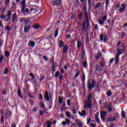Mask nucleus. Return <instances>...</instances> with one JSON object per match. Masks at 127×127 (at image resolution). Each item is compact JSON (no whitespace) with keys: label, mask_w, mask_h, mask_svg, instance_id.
Segmentation results:
<instances>
[{"label":"nucleus","mask_w":127,"mask_h":127,"mask_svg":"<svg viewBox=\"0 0 127 127\" xmlns=\"http://www.w3.org/2000/svg\"><path fill=\"white\" fill-rule=\"evenodd\" d=\"M6 29L7 30H8V31H9V30H10L11 28H10V27H9V26H7L6 27Z\"/></svg>","instance_id":"63"},{"label":"nucleus","mask_w":127,"mask_h":127,"mask_svg":"<svg viewBox=\"0 0 127 127\" xmlns=\"http://www.w3.org/2000/svg\"><path fill=\"white\" fill-rule=\"evenodd\" d=\"M75 121L78 127H83V125L82 124V121L79 119H76Z\"/></svg>","instance_id":"10"},{"label":"nucleus","mask_w":127,"mask_h":127,"mask_svg":"<svg viewBox=\"0 0 127 127\" xmlns=\"http://www.w3.org/2000/svg\"><path fill=\"white\" fill-rule=\"evenodd\" d=\"M18 96L21 98V99H23V97L22 96V95L21 94V93L20 92V89H18Z\"/></svg>","instance_id":"25"},{"label":"nucleus","mask_w":127,"mask_h":127,"mask_svg":"<svg viewBox=\"0 0 127 127\" xmlns=\"http://www.w3.org/2000/svg\"><path fill=\"white\" fill-rule=\"evenodd\" d=\"M92 93H90L87 96V100L85 101L84 108L86 110L87 109H92Z\"/></svg>","instance_id":"2"},{"label":"nucleus","mask_w":127,"mask_h":127,"mask_svg":"<svg viewBox=\"0 0 127 127\" xmlns=\"http://www.w3.org/2000/svg\"><path fill=\"white\" fill-rule=\"evenodd\" d=\"M30 26H25L24 27V32H27L28 30L30 29Z\"/></svg>","instance_id":"17"},{"label":"nucleus","mask_w":127,"mask_h":127,"mask_svg":"<svg viewBox=\"0 0 127 127\" xmlns=\"http://www.w3.org/2000/svg\"><path fill=\"white\" fill-rule=\"evenodd\" d=\"M121 43H122V42L121 41H118L117 44H116V47H119L120 45H121Z\"/></svg>","instance_id":"47"},{"label":"nucleus","mask_w":127,"mask_h":127,"mask_svg":"<svg viewBox=\"0 0 127 127\" xmlns=\"http://www.w3.org/2000/svg\"><path fill=\"white\" fill-rule=\"evenodd\" d=\"M78 114L81 117H84V116H86V110H82L81 112H78Z\"/></svg>","instance_id":"15"},{"label":"nucleus","mask_w":127,"mask_h":127,"mask_svg":"<svg viewBox=\"0 0 127 127\" xmlns=\"http://www.w3.org/2000/svg\"><path fill=\"white\" fill-rule=\"evenodd\" d=\"M82 46V42L80 40H78L77 42V47L78 48H80L81 46Z\"/></svg>","instance_id":"18"},{"label":"nucleus","mask_w":127,"mask_h":127,"mask_svg":"<svg viewBox=\"0 0 127 127\" xmlns=\"http://www.w3.org/2000/svg\"><path fill=\"white\" fill-rule=\"evenodd\" d=\"M51 125H52V123H51V122H47V127H51Z\"/></svg>","instance_id":"36"},{"label":"nucleus","mask_w":127,"mask_h":127,"mask_svg":"<svg viewBox=\"0 0 127 127\" xmlns=\"http://www.w3.org/2000/svg\"><path fill=\"white\" fill-rule=\"evenodd\" d=\"M108 111L110 113L113 112V109H112V107L111 106V104H110L109 107H108Z\"/></svg>","instance_id":"39"},{"label":"nucleus","mask_w":127,"mask_h":127,"mask_svg":"<svg viewBox=\"0 0 127 127\" xmlns=\"http://www.w3.org/2000/svg\"><path fill=\"white\" fill-rule=\"evenodd\" d=\"M121 6V4L120 3H117L115 7V10H119L120 9V6Z\"/></svg>","instance_id":"27"},{"label":"nucleus","mask_w":127,"mask_h":127,"mask_svg":"<svg viewBox=\"0 0 127 127\" xmlns=\"http://www.w3.org/2000/svg\"><path fill=\"white\" fill-rule=\"evenodd\" d=\"M75 16H76V14H75L74 13H72L71 15L72 19H74L75 18Z\"/></svg>","instance_id":"55"},{"label":"nucleus","mask_w":127,"mask_h":127,"mask_svg":"<svg viewBox=\"0 0 127 127\" xmlns=\"http://www.w3.org/2000/svg\"><path fill=\"white\" fill-rule=\"evenodd\" d=\"M89 90H92V88H95L96 86V81L93 79H90L87 83Z\"/></svg>","instance_id":"3"},{"label":"nucleus","mask_w":127,"mask_h":127,"mask_svg":"<svg viewBox=\"0 0 127 127\" xmlns=\"http://www.w3.org/2000/svg\"><path fill=\"white\" fill-rule=\"evenodd\" d=\"M62 125L64 126V127H65L66 125H70V120L68 119H65V121H63L62 123Z\"/></svg>","instance_id":"9"},{"label":"nucleus","mask_w":127,"mask_h":127,"mask_svg":"<svg viewBox=\"0 0 127 127\" xmlns=\"http://www.w3.org/2000/svg\"><path fill=\"white\" fill-rule=\"evenodd\" d=\"M17 18V16L16 15V13L14 12L13 14V16L12 18V22H15V19Z\"/></svg>","instance_id":"16"},{"label":"nucleus","mask_w":127,"mask_h":127,"mask_svg":"<svg viewBox=\"0 0 127 127\" xmlns=\"http://www.w3.org/2000/svg\"><path fill=\"white\" fill-rule=\"evenodd\" d=\"M6 117H9L10 116V111H7L6 112Z\"/></svg>","instance_id":"50"},{"label":"nucleus","mask_w":127,"mask_h":127,"mask_svg":"<svg viewBox=\"0 0 127 127\" xmlns=\"http://www.w3.org/2000/svg\"><path fill=\"white\" fill-rule=\"evenodd\" d=\"M125 52V50L123 49H119L117 50V53L116 55H121V54H123V53H124Z\"/></svg>","instance_id":"13"},{"label":"nucleus","mask_w":127,"mask_h":127,"mask_svg":"<svg viewBox=\"0 0 127 127\" xmlns=\"http://www.w3.org/2000/svg\"><path fill=\"white\" fill-rule=\"evenodd\" d=\"M23 91L25 94H27V89L26 88H23Z\"/></svg>","instance_id":"57"},{"label":"nucleus","mask_w":127,"mask_h":127,"mask_svg":"<svg viewBox=\"0 0 127 127\" xmlns=\"http://www.w3.org/2000/svg\"><path fill=\"white\" fill-rule=\"evenodd\" d=\"M107 95L108 97H110V96H112V91H108L107 92Z\"/></svg>","instance_id":"45"},{"label":"nucleus","mask_w":127,"mask_h":127,"mask_svg":"<svg viewBox=\"0 0 127 127\" xmlns=\"http://www.w3.org/2000/svg\"><path fill=\"white\" fill-rule=\"evenodd\" d=\"M90 123H91V119L89 118L87 119V125H90Z\"/></svg>","instance_id":"60"},{"label":"nucleus","mask_w":127,"mask_h":127,"mask_svg":"<svg viewBox=\"0 0 127 127\" xmlns=\"http://www.w3.org/2000/svg\"><path fill=\"white\" fill-rule=\"evenodd\" d=\"M117 119V117L116 116H111V117H109L107 118V120L108 121V122H111L112 123H113V122H115L116 121V119Z\"/></svg>","instance_id":"8"},{"label":"nucleus","mask_w":127,"mask_h":127,"mask_svg":"<svg viewBox=\"0 0 127 127\" xmlns=\"http://www.w3.org/2000/svg\"><path fill=\"white\" fill-rule=\"evenodd\" d=\"M9 0H6L5 2L6 5H8V4L9 3Z\"/></svg>","instance_id":"61"},{"label":"nucleus","mask_w":127,"mask_h":127,"mask_svg":"<svg viewBox=\"0 0 127 127\" xmlns=\"http://www.w3.org/2000/svg\"><path fill=\"white\" fill-rule=\"evenodd\" d=\"M65 114L67 118H71V114H70L69 112H66Z\"/></svg>","instance_id":"32"},{"label":"nucleus","mask_w":127,"mask_h":127,"mask_svg":"<svg viewBox=\"0 0 127 127\" xmlns=\"http://www.w3.org/2000/svg\"><path fill=\"white\" fill-rule=\"evenodd\" d=\"M30 76L32 77V79L34 80V79H35V76H34V75H33V73H30Z\"/></svg>","instance_id":"49"},{"label":"nucleus","mask_w":127,"mask_h":127,"mask_svg":"<svg viewBox=\"0 0 127 127\" xmlns=\"http://www.w3.org/2000/svg\"><path fill=\"white\" fill-rule=\"evenodd\" d=\"M95 121L98 123H100V118H99V113H96L95 115Z\"/></svg>","instance_id":"11"},{"label":"nucleus","mask_w":127,"mask_h":127,"mask_svg":"<svg viewBox=\"0 0 127 127\" xmlns=\"http://www.w3.org/2000/svg\"><path fill=\"white\" fill-rule=\"evenodd\" d=\"M82 65L84 68L87 66V62H83L82 63Z\"/></svg>","instance_id":"51"},{"label":"nucleus","mask_w":127,"mask_h":127,"mask_svg":"<svg viewBox=\"0 0 127 127\" xmlns=\"http://www.w3.org/2000/svg\"><path fill=\"white\" fill-rule=\"evenodd\" d=\"M101 56H102V55H101L100 53H98L97 54V56L95 57V59H96V60H100V58H101Z\"/></svg>","instance_id":"24"},{"label":"nucleus","mask_w":127,"mask_h":127,"mask_svg":"<svg viewBox=\"0 0 127 127\" xmlns=\"http://www.w3.org/2000/svg\"><path fill=\"white\" fill-rule=\"evenodd\" d=\"M126 7H127V4L122 3L119 9L120 12H123V11H125V10H126Z\"/></svg>","instance_id":"6"},{"label":"nucleus","mask_w":127,"mask_h":127,"mask_svg":"<svg viewBox=\"0 0 127 127\" xmlns=\"http://www.w3.org/2000/svg\"><path fill=\"white\" fill-rule=\"evenodd\" d=\"M101 41H103V40H104V35L103 34H101L100 35V38Z\"/></svg>","instance_id":"54"},{"label":"nucleus","mask_w":127,"mask_h":127,"mask_svg":"<svg viewBox=\"0 0 127 127\" xmlns=\"http://www.w3.org/2000/svg\"><path fill=\"white\" fill-rule=\"evenodd\" d=\"M63 97L60 96L59 98V103L60 104H62V103H63Z\"/></svg>","instance_id":"26"},{"label":"nucleus","mask_w":127,"mask_h":127,"mask_svg":"<svg viewBox=\"0 0 127 127\" xmlns=\"http://www.w3.org/2000/svg\"><path fill=\"white\" fill-rule=\"evenodd\" d=\"M82 58H85V56H86V52L85 51V50H83L82 51Z\"/></svg>","instance_id":"35"},{"label":"nucleus","mask_w":127,"mask_h":127,"mask_svg":"<svg viewBox=\"0 0 127 127\" xmlns=\"http://www.w3.org/2000/svg\"><path fill=\"white\" fill-rule=\"evenodd\" d=\"M90 127H96V125L93 123L90 125Z\"/></svg>","instance_id":"64"},{"label":"nucleus","mask_w":127,"mask_h":127,"mask_svg":"<svg viewBox=\"0 0 127 127\" xmlns=\"http://www.w3.org/2000/svg\"><path fill=\"white\" fill-rule=\"evenodd\" d=\"M114 61H115V59L114 58H112L110 60V64H113Z\"/></svg>","instance_id":"56"},{"label":"nucleus","mask_w":127,"mask_h":127,"mask_svg":"<svg viewBox=\"0 0 127 127\" xmlns=\"http://www.w3.org/2000/svg\"><path fill=\"white\" fill-rule=\"evenodd\" d=\"M66 103H67V104L68 106H70L71 105V103L70 102V100L69 99L67 100Z\"/></svg>","instance_id":"58"},{"label":"nucleus","mask_w":127,"mask_h":127,"mask_svg":"<svg viewBox=\"0 0 127 127\" xmlns=\"http://www.w3.org/2000/svg\"><path fill=\"white\" fill-rule=\"evenodd\" d=\"M61 0H56L53 2V5H59L61 3Z\"/></svg>","instance_id":"12"},{"label":"nucleus","mask_w":127,"mask_h":127,"mask_svg":"<svg viewBox=\"0 0 127 127\" xmlns=\"http://www.w3.org/2000/svg\"><path fill=\"white\" fill-rule=\"evenodd\" d=\"M120 57V55H117L115 58V64H118L119 63V57Z\"/></svg>","instance_id":"20"},{"label":"nucleus","mask_w":127,"mask_h":127,"mask_svg":"<svg viewBox=\"0 0 127 127\" xmlns=\"http://www.w3.org/2000/svg\"><path fill=\"white\" fill-rule=\"evenodd\" d=\"M28 45H30L32 47L35 46V43L34 41H29L28 42Z\"/></svg>","instance_id":"21"},{"label":"nucleus","mask_w":127,"mask_h":127,"mask_svg":"<svg viewBox=\"0 0 127 127\" xmlns=\"http://www.w3.org/2000/svg\"><path fill=\"white\" fill-rule=\"evenodd\" d=\"M3 59H4V56H1L0 57V63H1V62H2V60H3Z\"/></svg>","instance_id":"43"},{"label":"nucleus","mask_w":127,"mask_h":127,"mask_svg":"<svg viewBox=\"0 0 127 127\" xmlns=\"http://www.w3.org/2000/svg\"><path fill=\"white\" fill-rule=\"evenodd\" d=\"M43 58L45 60V61H48V59L47 58V57L45 56H43Z\"/></svg>","instance_id":"62"},{"label":"nucleus","mask_w":127,"mask_h":127,"mask_svg":"<svg viewBox=\"0 0 127 127\" xmlns=\"http://www.w3.org/2000/svg\"><path fill=\"white\" fill-rule=\"evenodd\" d=\"M72 114H76L77 111H76V109L74 108L72 109Z\"/></svg>","instance_id":"53"},{"label":"nucleus","mask_w":127,"mask_h":127,"mask_svg":"<svg viewBox=\"0 0 127 127\" xmlns=\"http://www.w3.org/2000/svg\"><path fill=\"white\" fill-rule=\"evenodd\" d=\"M63 50H64V54H65L67 53V50H68V47L67 46H64L63 47Z\"/></svg>","instance_id":"23"},{"label":"nucleus","mask_w":127,"mask_h":127,"mask_svg":"<svg viewBox=\"0 0 127 127\" xmlns=\"http://www.w3.org/2000/svg\"><path fill=\"white\" fill-rule=\"evenodd\" d=\"M102 20L105 22V21L107 20V18H108V14H105L104 15H103L102 17Z\"/></svg>","instance_id":"19"},{"label":"nucleus","mask_w":127,"mask_h":127,"mask_svg":"<svg viewBox=\"0 0 127 127\" xmlns=\"http://www.w3.org/2000/svg\"><path fill=\"white\" fill-rule=\"evenodd\" d=\"M104 22H105V21H103V20H98V23L100 24V25H103L104 24Z\"/></svg>","instance_id":"30"},{"label":"nucleus","mask_w":127,"mask_h":127,"mask_svg":"<svg viewBox=\"0 0 127 127\" xmlns=\"http://www.w3.org/2000/svg\"><path fill=\"white\" fill-rule=\"evenodd\" d=\"M122 116L123 117V118H124V119L126 118V112L124 111L122 112Z\"/></svg>","instance_id":"38"},{"label":"nucleus","mask_w":127,"mask_h":127,"mask_svg":"<svg viewBox=\"0 0 127 127\" xmlns=\"http://www.w3.org/2000/svg\"><path fill=\"white\" fill-rule=\"evenodd\" d=\"M21 4H22V10L21 11L24 12V8H25V7H26V1L25 0H23L21 2Z\"/></svg>","instance_id":"7"},{"label":"nucleus","mask_w":127,"mask_h":127,"mask_svg":"<svg viewBox=\"0 0 127 127\" xmlns=\"http://www.w3.org/2000/svg\"><path fill=\"white\" fill-rule=\"evenodd\" d=\"M101 119L102 121L106 120V117H107V112L105 111H101L100 112Z\"/></svg>","instance_id":"5"},{"label":"nucleus","mask_w":127,"mask_h":127,"mask_svg":"<svg viewBox=\"0 0 127 127\" xmlns=\"http://www.w3.org/2000/svg\"><path fill=\"white\" fill-rule=\"evenodd\" d=\"M79 75H80V71H77L76 72V73L75 74V75L74 76V77L75 78H77V77H78V76H79Z\"/></svg>","instance_id":"37"},{"label":"nucleus","mask_w":127,"mask_h":127,"mask_svg":"<svg viewBox=\"0 0 127 127\" xmlns=\"http://www.w3.org/2000/svg\"><path fill=\"white\" fill-rule=\"evenodd\" d=\"M59 30L58 29H57L55 32V38H56V37H57V36H58V32H59Z\"/></svg>","instance_id":"31"},{"label":"nucleus","mask_w":127,"mask_h":127,"mask_svg":"<svg viewBox=\"0 0 127 127\" xmlns=\"http://www.w3.org/2000/svg\"><path fill=\"white\" fill-rule=\"evenodd\" d=\"M85 20L83 22V25L82 26V32L83 34H85V32H89L90 31V21L88 18V12L87 10L85 11Z\"/></svg>","instance_id":"1"},{"label":"nucleus","mask_w":127,"mask_h":127,"mask_svg":"<svg viewBox=\"0 0 127 127\" xmlns=\"http://www.w3.org/2000/svg\"><path fill=\"white\" fill-rule=\"evenodd\" d=\"M8 73V69L7 68H5L3 71V74L4 75H6Z\"/></svg>","instance_id":"41"},{"label":"nucleus","mask_w":127,"mask_h":127,"mask_svg":"<svg viewBox=\"0 0 127 127\" xmlns=\"http://www.w3.org/2000/svg\"><path fill=\"white\" fill-rule=\"evenodd\" d=\"M96 71H101V67L99 66V64H96Z\"/></svg>","instance_id":"42"},{"label":"nucleus","mask_w":127,"mask_h":127,"mask_svg":"<svg viewBox=\"0 0 127 127\" xmlns=\"http://www.w3.org/2000/svg\"><path fill=\"white\" fill-rule=\"evenodd\" d=\"M100 66L102 67H104L105 66V63H103L102 62H100Z\"/></svg>","instance_id":"52"},{"label":"nucleus","mask_w":127,"mask_h":127,"mask_svg":"<svg viewBox=\"0 0 127 127\" xmlns=\"http://www.w3.org/2000/svg\"><path fill=\"white\" fill-rule=\"evenodd\" d=\"M59 76V71H57L55 74V77H56V78H58Z\"/></svg>","instance_id":"46"},{"label":"nucleus","mask_w":127,"mask_h":127,"mask_svg":"<svg viewBox=\"0 0 127 127\" xmlns=\"http://www.w3.org/2000/svg\"><path fill=\"white\" fill-rule=\"evenodd\" d=\"M33 27H34V28H35V29H37L39 28V27H40V26L39 25V24H36V25H34Z\"/></svg>","instance_id":"28"},{"label":"nucleus","mask_w":127,"mask_h":127,"mask_svg":"<svg viewBox=\"0 0 127 127\" xmlns=\"http://www.w3.org/2000/svg\"><path fill=\"white\" fill-rule=\"evenodd\" d=\"M4 55L5 57H8V56H9V53H8V52H7V51H6L4 52Z\"/></svg>","instance_id":"34"},{"label":"nucleus","mask_w":127,"mask_h":127,"mask_svg":"<svg viewBox=\"0 0 127 127\" xmlns=\"http://www.w3.org/2000/svg\"><path fill=\"white\" fill-rule=\"evenodd\" d=\"M45 99L47 102H49V95L48 94V91H46L45 94Z\"/></svg>","instance_id":"14"},{"label":"nucleus","mask_w":127,"mask_h":127,"mask_svg":"<svg viewBox=\"0 0 127 127\" xmlns=\"http://www.w3.org/2000/svg\"><path fill=\"white\" fill-rule=\"evenodd\" d=\"M28 11H29V9L28 8H24V11H22V12L23 13H24V12H28Z\"/></svg>","instance_id":"44"},{"label":"nucleus","mask_w":127,"mask_h":127,"mask_svg":"<svg viewBox=\"0 0 127 127\" xmlns=\"http://www.w3.org/2000/svg\"><path fill=\"white\" fill-rule=\"evenodd\" d=\"M22 21H25L24 18H20L19 22H22Z\"/></svg>","instance_id":"59"},{"label":"nucleus","mask_w":127,"mask_h":127,"mask_svg":"<svg viewBox=\"0 0 127 127\" xmlns=\"http://www.w3.org/2000/svg\"><path fill=\"white\" fill-rule=\"evenodd\" d=\"M102 4L101 2H99L96 4L95 8H98V7H100L101 6V5Z\"/></svg>","instance_id":"40"},{"label":"nucleus","mask_w":127,"mask_h":127,"mask_svg":"<svg viewBox=\"0 0 127 127\" xmlns=\"http://www.w3.org/2000/svg\"><path fill=\"white\" fill-rule=\"evenodd\" d=\"M59 45L60 47H63V46L64 45V42L62 40H59Z\"/></svg>","instance_id":"22"},{"label":"nucleus","mask_w":127,"mask_h":127,"mask_svg":"<svg viewBox=\"0 0 127 127\" xmlns=\"http://www.w3.org/2000/svg\"><path fill=\"white\" fill-rule=\"evenodd\" d=\"M40 107L42 108V109L44 108V103L43 102H40Z\"/></svg>","instance_id":"33"},{"label":"nucleus","mask_w":127,"mask_h":127,"mask_svg":"<svg viewBox=\"0 0 127 127\" xmlns=\"http://www.w3.org/2000/svg\"><path fill=\"white\" fill-rule=\"evenodd\" d=\"M10 15H11V12L10 11H8L6 15L4 17V21H8L10 19Z\"/></svg>","instance_id":"4"},{"label":"nucleus","mask_w":127,"mask_h":127,"mask_svg":"<svg viewBox=\"0 0 127 127\" xmlns=\"http://www.w3.org/2000/svg\"><path fill=\"white\" fill-rule=\"evenodd\" d=\"M85 79H86V76H85V73H83L82 77V81L83 82V83L85 82Z\"/></svg>","instance_id":"29"},{"label":"nucleus","mask_w":127,"mask_h":127,"mask_svg":"<svg viewBox=\"0 0 127 127\" xmlns=\"http://www.w3.org/2000/svg\"><path fill=\"white\" fill-rule=\"evenodd\" d=\"M1 123H2V124H3V123H4V118L3 116H2L1 118Z\"/></svg>","instance_id":"48"}]
</instances>
